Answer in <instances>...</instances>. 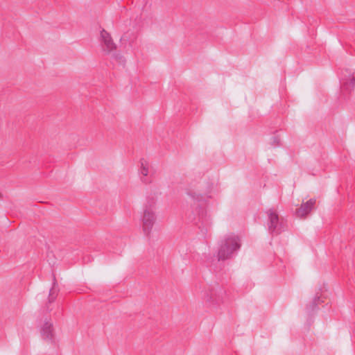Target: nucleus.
I'll return each instance as SVG.
<instances>
[{
  "mask_svg": "<svg viewBox=\"0 0 355 355\" xmlns=\"http://www.w3.org/2000/svg\"><path fill=\"white\" fill-rule=\"evenodd\" d=\"M315 204V199H310L307 202L302 203L300 207L296 209V216L300 218L305 217L313 209Z\"/></svg>",
  "mask_w": 355,
  "mask_h": 355,
  "instance_id": "obj_5",
  "label": "nucleus"
},
{
  "mask_svg": "<svg viewBox=\"0 0 355 355\" xmlns=\"http://www.w3.org/2000/svg\"><path fill=\"white\" fill-rule=\"evenodd\" d=\"M140 164H141V166H140L141 175H143L144 177H147L148 175L149 174V169H150L148 162L146 160L143 159L140 161Z\"/></svg>",
  "mask_w": 355,
  "mask_h": 355,
  "instance_id": "obj_7",
  "label": "nucleus"
},
{
  "mask_svg": "<svg viewBox=\"0 0 355 355\" xmlns=\"http://www.w3.org/2000/svg\"><path fill=\"white\" fill-rule=\"evenodd\" d=\"M40 332L42 338L52 341L54 338V328L51 319H45L40 325Z\"/></svg>",
  "mask_w": 355,
  "mask_h": 355,
  "instance_id": "obj_4",
  "label": "nucleus"
},
{
  "mask_svg": "<svg viewBox=\"0 0 355 355\" xmlns=\"http://www.w3.org/2000/svg\"><path fill=\"white\" fill-rule=\"evenodd\" d=\"M55 295H54L53 293H52V291H50V294H49V302H52L55 300Z\"/></svg>",
  "mask_w": 355,
  "mask_h": 355,
  "instance_id": "obj_8",
  "label": "nucleus"
},
{
  "mask_svg": "<svg viewBox=\"0 0 355 355\" xmlns=\"http://www.w3.org/2000/svg\"><path fill=\"white\" fill-rule=\"evenodd\" d=\"M156 202L153 198L146 200L144 205V211L141 217L142 229L146 234H149L155 222Z\"/></svg>",
  "mask_w": 355,
  "mask_h": 355,
  "instance_id": "obj_2",
  "label": "nucleus"
},
{
  "mask_svg": "<svg viewBox=\"0 0 355 355\" xmlns=\"http://www.w3.org/2000/svg\"><path fill=\"white\" fill-rule=\"evenodd\" d=\"M241 247L240 239L234 234L225 235L218 243V259H230Z\"/></svg>",
  "mask_w": 355,
  "mask_h": 355,
  "instance_id": "obj_1",
  "label": "nucleus"
},
{
  "mask_svg": "<svg viewBox=\"0 0 355 355\" xmlns=\"http://www.w3.org/2000/svg\"><path fill=\"white\" fill-rule=\"evenodd\" d=\"M144 182H146L147 180L146 179H142Z\"/></svg>",
  "mask_w": 355,
  "mask_h": 355,
  "instance_id": "obj_10",
  "label": "nucleus"
},
{
  "mask_svg": "<svg viewBox=\"0 0 355 355\" xmlns=\"http://www.w3.org/2000/svg\"><path fill=\"white\" fill-rule=\"evenodd\" d=\"M1 198V193H0V198Z\"/></svg>",
  "mask_w": 355,
  "mask_h": 355,
  "instance_id": "obj_11",
  "label": "nucleus"
},
{
  "mask_svg": "<svg viewBox=\"0 0 355 355\" xmlns=\"http://www.w3.org/2000/svg\"><path fill=\"white\" fill-rule=\"evenodd\" d=\"M350 85H352V87H354V81H353V80H352V79L350 80Z\"/></svg>",
  "mask_w": 355,
  "mask_h": 355,
  "instance_id": "obj_9",
  "label": "nucleus"
},
{
  "mask_svg": "<svg viewBox=\"0 0 355 355\" xmlns=\"http://www.w3.org/2000/svg\"><path fill=\"white\" fill-rule=\"evenodd\" d=\"M269 216V230L270 232H277L279 233L280 232V229L279 228V218L277 214L272 209L269 210L268 211Z\"/></svg>",
  "mask_w": 355,
  "mask_h": 355,
  "instance_id": "obj_6",
  "label": "nucleus"
},
{
  "mask_svg": "<svg viewBox=\"0 0 355 355\" xmlns=\"http://www.w3.org/2000/svg\"><path fill=\"white\" fill-rule=\"evenodd\" d=\"M100 41L102 49L105 53H110L116 49L110 34L104 29L101 31Z\"/></svg>",
  "mask_w": 355,
  "mask_h": 355,
  "instance_id": "obj_3",
  "label": "nucleus"
}]
</instances>
